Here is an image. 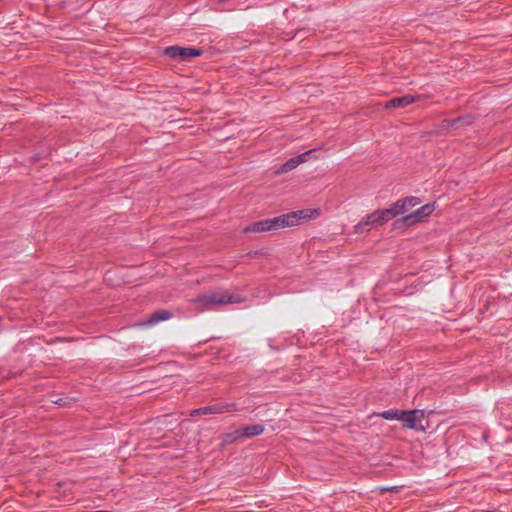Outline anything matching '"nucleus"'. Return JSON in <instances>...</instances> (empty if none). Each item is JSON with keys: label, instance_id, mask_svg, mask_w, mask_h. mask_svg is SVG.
Listing matches in <instances>:
<instances>
[{"label": "nucleus", "instance_id": "obj_11", "mask_svg": "<svg viewBox=\"0 0 512 512\" xmlns=\"http://www.w3.org/2000/svg\"><path fill=\"white\" fill-rule=\"evenodd\" d=\"M374 224H382L381 220H376L372 217V213L368 215L363 221L359 222L356 226V232H363L365 230H368V226L374 225Z\"/></svg>", "mask_w": 512, "mask_h": 512}, {"label": "nucleus", "instance_id": "obj_7", "mask_svg": "<svg viewBox=\"0 0 512 512\" xmlns=\"http://www.w3.org/2000/svg\"><path fill=\"white\" fill-rule=\"evenodd\" d=\"M434 211V204H425L415 211L408 213L404 221L408 224H414L429 216Z\"/></svg>", "mask_w": 512, "mask_h": 512}, {"label": "nucleus", "instance_id": "obj_8", "mask_svg": "<svg viewBox=\"0 0 512 512\" xmlns=\"http://www.w3.org/2000/svg\"><path fill=\"white\" fill-rule=\"evenodd\" d=\"M415 101L416 99L413 96L409 95L400 98H393L385 104V108L389 109L396 107H405L414 103Z\"/></svg>", "mask_w": 512, "mask_h": 512}, {"label": "nucleus", "instance_id": "obj_14", "mask_svg": "<svg viewBox=\"0 0 512 512\" xmlns=\"http://www.w3.org/2000/svg\"><path fill=\"white\" fill-rule=\"evenodd\" d=\"M210 409L211 407L210 406H206V407H202V408H199V409H195L191 412V416H197V415H210L212 414L210 412Z\"/></svg>", "mask_w": 512, "mask_h": 512}, {"label": "nucleus", "instance_id": "obj_9", "mask_svg": "<svg viewBox=\"0 0 512 512\" xmlns=\"http://www.w3.org/2000/svg\"><path fill=\"white\" fill-rule=\"evenodd\" d=\"M264 432V426L261 424H254L246 426L242 429V431H239L237 435H244L245 438L258 436Z\"/></svg>", "mask_w": 512, "mask_h": 512}, {"label": "nucleus", "instance_id": "obj_6", "mask_svg": "<svg viewBox=\"0 0 512 512\" xmlns=\"http://www.w3.org/2000/svg\"><path fill=\"white\" fill-rule=\"evenodd\" d=\"M313 152V150L306 151L298 156H295L293 158L288 159L286 162H284L276 171V175H282L286 174L297 167H299L301 164L308 161L309 155Z\"/></svg>", "mask_w": 512, "mask_h": 512}, {"label": "nucleus", "instance_id": "obj_1", "mask_svg": "<svg viewBox=\"0 0 512 512\" xmlns=\"http://www.w3.org/2000/svg\"><path fill=\"white\" fill-rule=\"evenodd\" d=\"M320 215L319 209L309 208L299 211H293L287 214L280 215L275 218L257 221L243 229L244 233L254 232H268L279 230L281 228L293 227L304 224Z\"/></svg>", "mask_w": 512, "mask_h": 512}, {"label": "nucleus", "instance_id": "obj_13", "mask_svg": "<svg viewBox=\"0 0 512 512\" xmlns=\"http://www.w3.org/2000/svg\"><path fill=\"white\" fill-rule=\"evenodd\" d=\"M380 417L386 419V420H401L403 417V410L399 409H390L383 411L379 414Z\"/></svg>", "mask_w": 512, "mask_h": 512}, {"label": "nucleus", "instance_id": "obj_2", "mask_svg": "<svg viewBox=\"0 0 512 512\" xmlns=\"http://www.w3.org/2000/svg\"><path fill=\"white\" fill-rule=\"evenodd\" d=\"M200 311L211 310L217 306L241 303L243 299L239 295L217 290L204 293L191 300Z\"/></svg>", "mask_w": 512, "mask_h": 512}, {"label": "nucleus", "instance_id": "obj_4", "mask_svg": "<svg viewBox=\"0 0 512 512\" xmlns=\"http://www.w3.org/2000/svg\"><path fill=\"white\" fill-rule=\"evenodd\" d=\"M423 419L424 411L415 409L410 411H403V417L401 418V421H403L406 428L414 429L416 431H424L425 428L422 425Z\"/></svg>", "mask_w": 512, "mask_h": 512}, {"label": "nucleus", "instance_id": "obj_3", "mask_svg": "<svg viewBox=\"0 0 512 512\" xmlns=\"http://www.w3.org/2000/svg\"><path fill=\"white\" fill-rule=\"evenodd\" d=\"M420 200L416 197H407L403 200L397 201L391 207L384 210H377L372 213V217L376 220H381L382 224L389 219L394 218L399 214L408 213L413 207L418 205Z\"/></svg>", "mask_w": 512, "mask_h": 512}, {"label": "nucleus", "instance_id": "obj_15", "mask_svg": "<svg viewBox=\"0 0 512 512\" xmlns=\"http://www.w3.org/2000/svg\"><path fill=\"white\" fill-rule=\"evenodd\" d=\"M239 431H242V429L235 430L232 433H229L226 435V441H235L240 438H245L244 435H237Z\"/></svg>", "mask_w": 512, "mask_h": 512}, {"label": "nucleus", "instance_id": "obj_12", "mask_svg": "<svg viewBox=\"0 0 512 512\" xmlns=\"http://www.w3.org/2000/svg\"><path fill=\"white\" fill-rule=\"evenodd\" d=\"M172 314L169 311L162 310L155 312L148 320V323L151 325L157 324L160 321H165L170 319Z\"/></svg>", "mask_w": 512, "mask_h": 512}, {"label": "nucleus", "instance_id": "obj_5", "mask_svg": "<svg viewBox=\"0 0 512 512\" xmlns=\"http://www.w3.org/2000/svg\"><path fill=\"white\" fill-rule=\"evenodd\" d=\"M164 54L169 56L170 58H179L182 61H187L192 57H199L202 55V51L200 49L195 48H184L178 46L167 47L164 50Z\"/></svg>", "mask_w": 512, "mask_h": 512}, {"label": "nucleus", "instance_id": "obj_10", "mask_svg": "<svg viewBox=\"0 0 512 512\" xmlns=\"http://www.w3.org/2000/svg\"><path fill=\"white\" fill-rule=\"evenodd\" d=\"M210 407V412L212 414H220L238 410L235 403H218L211 405Z\"/></svg>", "mask_w": 512, "mask_h": 512}]
</instances>
